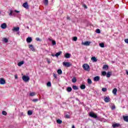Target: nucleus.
Masks as SVG:
<instances>
[{"mask_svg": "<svg viewBox=\"0 0 128 128\" xmlns=\"http://www.w3.org/2000/svg\"><path fill=\"white\" fill-rule=\"evenodd\" d=\"M103 70H108V66L104 65L102 68Z\"/></svg>", "mask_w": 128, "mask_h": 128, "instance_id": "4be33fe9", "label": "nucleus"}, {"mask_svg": "<svg viewBox=\"0 0 128 128\" xmlns=\"http://www.w3.org/2000/svg\"><path fill=\"white\" fill-rule=\"evenodd\" d=\"M47 86H52V83H50V82H48L47 83Z\"/></svg>", "mask_w": 128, "mask_h": 128, "instance_id": "37998d69", "label": "nucleus"}, {"mask_svg": "<svg viewBox=\"0 0 128 128\" xmlns=\"http://www.w3.org/2000/svg\"><path fill=\"white\" fill-rule=\"evenodd\" d=\"M91 60H93V62H98V59H96V58L95 56L92 57L91 58Z\"/></svg>", "mask_w": 128, "mask_h": 128, "instance_id": "f3484780", "label": "nucleus"}, {"mask_svg": "<svg viewBox=\"0 0 128 128\" xmlns=\"http://www.w3.org/2000/svg\"><path fill=\"white\" fill-rule=\"evenodd\" d=\"M36 40L37 41V42H42V39L40 38H36Z\"/></svg>", "mask_w": 128, "mask_h": 128, "instance_id": "58836bf2", "label": "nucleus"}, {"mask_svg": "<svg viewBox=\"0 0 128 128\" xmlns=\"http://www.w3.org/2000/svg\"><path fill=\"white\" fill-rule=\"evenodd\" d=\"M38 101V98L33 99L32 100V102H36Z\"/></svg>", "mask_w": 128, "mask_h": 128, "instance_id": "c9c22d12", "label": "nucleus"}, {"mask_svg": "<svg viewBox=\"0 0 128 128\" xmlns=\"http://www.w3.org/2000/svg\"><path fill=\"white\" fill-rule=\"evenodd\" d=\"M72 128H76V127L74 126V125H72Z\"/></svg>", "mask_w": 128, "mask_h": 128, "instance_id": "6e6d98bb", "label": "nucleus"}, {"mask_svg": "<svg viewBox=\"0 0 128 128\" xmlns=\"http://www.w3.org/2000/svg\"><path fill=\"white\" fill-rule=\"evenodd\" d=\"M52 44H53V46H56V41L54 40H52Z\"/></svg>", "mask_w": 128, "mask_h": 128, "instance_id": "a19ab883", "label": "nucleus"}, {"mask_svg": "<svg viewBox=\"0 0 128 128\" xmlns=\"http://www.w3.org/2000/svg\"><path fill=\"white\" fill-rule=\"evenodd\" d=\"M24 64V62L21 61V62H19L18 64V66H22V64Z\"/></svg>", "mask_w": 128, "mask_h": 128, "instance_id": "6ab92c4d", "label": "nucleus"}, {"mask_svg": "<svg viewBox=\"0 0 128 128\" xmlns=\"http://www.w3.org/2000/svg\"><path fill=\"white\" fill-rule=\"evenodd\" d=\"M53 76H54V78H56V79L58 78V76H56V74L54 73V74H53Z\"/></svg>", "mask_w": 128, "mask_h": 128, "instance_id": "c03bdc74", "label": "nucleus"}, {"mask_svg": "<svg viewBox=\"0 0 128 128\" xmlns=\"http://www.w3.org/2000/svg\"><path fill=\"white\" fill-rule=\"evenodd\" d=\"M57 72H58V74H62V70L59 69L58 70Z\"/></svg>", "mask_w": 128, "mask_h": 128, "instance_id": "5701e85b", "label": "nucleus"}, {"mask_svg": "<svg viewBox=\"0 0 128 128\" xmlns=\"http://www.w3.org/2000/svg\"><path fill=\"white\" fill-rule=\"evenodd\" d=\"M100 77L99 76H96L94 78V82H98L100 80Z\"/></svg>", "mask_w": 128, "mask_h": 128, "instance_id": "9d476101", "label": "nucleus"}, {"mask_svg": "<svg viewBox=\"0 0 128 128\" xmlns=\"http://www.w3.org/2000/svg\"><path fill=\"white\" fill-rule=\"evenodd\" d=\"M114 108H116V106H112V110H114Z\"/></svg>", "mask_w": 128, "mask_h": 128, "instance_id": "603ef678", "label": "nucleus"}, {"mask_svg": "<svg viewBox=\"0 0 128 128\" xmlns=\"http://www.w3.org/2000/svg\"><path fill=\"white\" fill-rule=\"evenodd\" d=\"M22 78L24 82H28V81L30 80V77L28 76H22Z\"/></svg>", "mask_w": 128, "mask_h": 128, "instance_id": "7ed1b4c3", "label": "nucleus"}, {"mask_svg": "<svg viewBox=\"0 0 128 128\" xmlns=\"http://www.w3.org/2000/svg\"><path fill=\"white\" fill-rule=\"evenodd\" d=\"M14 14V11L10 10V13L9 14V16H12Z\"/></svg>", "mask_w": 128, "mask_h": 128, "instance_id": "ea45409f", "label": "nucleus"}, {"mask_svg": "<svg viewBox=\"0 0 128 128\" xmlns=\"http://www.w3.org/2000/svg\"><path fill=\"white\" fill-rule=\"evenodd\" d=\"M82 46H90V42L88 41L85 42H82Z\"/></svg>", "mask_w": 128, "mask_h": 128, "instance_id": "1a4fd4ad", "label": "nucleus"}, {"mask_svg": "<svg viewBox=\"0 0 128 128\" xmlns=\"http://www.w3.org/2000/svg\"><path fill=\"white\" fill-rule=\"evenodd\" d=\"M65 118H70V115H68V114H66V115L65 116Z\"/></svg>", "mask_w": 128, "mask_h": 128, "instance_id": "49530a36", "label": "nucleus"}, {"mask_svg": "<svg viewBox=\"0 0 128 128\" xmlns=\"http://www.w3.org/2000/svg\"><path fill=\"white\" fill-rule=\"evenodd\" d=\"M72 88L73 90H78V88L76 86H72Z\"/></svg>", "mask_w": 128, "mask_h": 128, "instance_id": "b1692460", "label": "nucleus"}, {"mask_svg": "<svg viewBox=\"0 0 128 128\" xmlns=\"http://www.w3.org/2000/svg\"><path fill=\"white\" fill-rule=\"evenodd\" d=\"M72 90V89L71 88V87H68L67 88V92H70Z\"/></svg>", "mask_w": 128, "mask_h": 128, "instance_id": "cd10ccee", "label": "nucleus"}, {"mask_svg": "<svg viewBox=\"0 0 128 128\" xmlns=\"http://www.w3.org/2000/svg\"><path fill=\"white\" fill-rule=\"evenodd\" d=\"M96 32L97 34H100V29H96Z\"/></svg>", "mask_w": 128, "mask_h": 128, "instance_id": "79ce46f5", "label": "nucleus"}, {"mask_svg": "<svg viewBox=\"0 0 128 128\" xmlns=\"http://www.w3.org/2000/svg\"><path fill=\"white\" fill-rule=\"evenodd\" d=\"M76 77H74L72 79V82H74V83H75V82H76Z\"/></svg>", "mask_w": 128, "mask_h": 128, "instance_id": "c756f323", "label": "nucleus"}, {"mask_svg": "<svg viewBox=\"0 0 128 128\" xmlns=\"http://www.w3.org/2000/svg\"><path fill=\"white\" fill-rule=\"evenodd\" d=\"M15 79L16 80V74L14 75Z\"/></svg>", "mask_w": 128, "mask_h": 128, "instance_id": "4d7b16f0", "label": "nucleus"}, {"mask_svg": "<svg viewBox=\"0 0 128 128\" xmlns=\"http://www.w3.org/2000/svg\"><path fill=\"white\" fill-rule=\"evenodd\" d=\"M3 40L6 43L8 42V38H4Z\"/></svg>", "mask_w": 128, "mask_h": 128, "instance_id": "e433bc0d", "label": "nucleus"}, {"mask_svg": "<svg viewBox=\"0 0 128 128\" xmlns=\"http://www.w3.org/2000/svg\"><path fill=\"white\" fill-rule=\"evenodd\" d=\"M70 54H69V53H66L65 54H64V58H70Z\"/></svg>", "mask_w": 128, "mask_h": 128, "instance_id": "9b49d317", "label": "nucleus"}, {"mask_svg": "<svg viewBox=\"0 0 128 128\" xmlns=\"http://www.w3.org/2000/svg\"><path fill=\"white\" fill-rule=\"evenodd\" d=\"M2 114H3V116H6V114H8V113L6 112L4 110L2 112Z\"/></svg>", "mask_w": 128, "mask_h": 128, "instance_id": "72a5a7b5", "label": "nucleus"}, {"mask_svg": "<svg viewBox=\"0 0 128 128\" xmlns=\"http://www.w3.org/2000/svg\"><path fill=\"white\" fill-rule=\"evenodd\" d=\"M80 88H81V90H84V88H86V85L82 84L80 86Z\"/></svg>", "mask_w": 128, "mask_h": 128, "instance_id": "bb28decb", "label": "nucleus"}, {"mask_svg": "<svg viewBox=\"0 0 128 128\" xmlns=\"http://www.w3.org/2000/svg\"><path fill=\"white\" fill-rule=\"evenodd\" d=\"M67 20H70V16H68Z\"/></svg>", "mask_w": 128, "mask_h": 128, "instance_id": "864d4df0", "label": "nucleus"}, {"mask_svg": "<svg viewBox=\"0 0 128 128\" xmlns=\"http://www.w3.org/2000/svg\"><path fill=\"white\" fill-rule=\"evenodd\" d=\"M63 66H66V68H70V66H72V64L70 62H63Z\"/></svg>", "mask_w": 128, "mask_h": 128, "instance_id": "f03ea898", "label": "nucleus"}, {"mask_svg": "<svg viewBox=\"0 0 128 128\" xmlns=\"http://www.w3.org/2000/svg\"><path fill=\"white\" fill-rule=\"evenodd\" d=\"M47 62L48 64H50V61L48 59L47 60Z\"/></svg>", "mask_w": 128, "mask_h": 128, "instance_id": "3c124183", "label": "nucleus"}, {"mask_svg": "<svg viewBox=\"0 0 128 128\" xmlns=\"http://www.w3.org/2000/svg\"><path fill=\"white\" fill-rule=\"evenodd\" d=\"M99 46H100V48H104V43H100Z\"/></svg>", "mask_w": 128, "mask_h": 128, "instance_id": "473e14b6", "label": "nucleus"}, {"mask_svg": "<svg viewBox=\"0 0 128 128\" xmlns=\"http://www.w3.org/2000/svg\"><path fill=\"white\" fill-rule=\"evenodd\" d=\"M13 32H16V27H14L12 29Z\"/></svg>", "mask_w": 128, "mask_h": 128, "instance_id": "de8ad7c7", "label": "nucleus"}, {"mask_svg": "<svg viewBox=\"0 0 128 128\" xmlns=\"http://www.w3.org/2000/svg\"><path fill=\"white\" fill-rule=\"evenodd\" d=\"M44 4H45V6H48V0H44Z\"/></svg>", "mask_w": 128, "mask_h": 128, "instance_id": "2f4dec72", "label": "nucleus"}, {"mask_svg": "<svg viewBox=\"0 0 128 128\" xmlns=\"http://www.w3.org/2000/svg\"><path fill=\"white\" fill-rule=\"evenodd\" d=\"M56 56V55L53 54H52V56Z\"/></svg>", "mask_w": 128, "mask_h": 128, "instance_id": "13d9d810", "label": "nucleus"}, {"mask_svg": "<svg viewBox=\"0 0 128 128\" xmlns=\"http://www.w3.org/2000/svg\"><path fill=\"white\" fill-rule=\"evenodd\" d=\"M16 78H18V76L16 77Z\"/></svg>", "mask_w": 128, "mask_h": 128, "instance_id": "680f3d73", "label": "nucleus"}, {"mask_svg": "<svg viewBox=\"0 0 128 128\" xmlns=\"http://www.w3.org/2000/svg\"><path fill=\"white\" fill-rule=\"evenodd\" d=\"M82 68L84 70H86V72H90V66L86 64H83Z\"/></svg>", "mask_w": 128, "mask_h": 128, "instance_id": "f257e3e1", "label": "nucleus"}, {"mask_svg": "<svg viewBox=\"0 0 128 128\" xmlns=\"http://www.w3.org/2000/svg\"><path fill=\"white\" fill-rule=\"evenodd\" d=\"M62 51H60V52H57V53L55 54V56L58 57V56H60V54H62Z\"/></svg>", "mask_w": 128, "mask_h": 128, "instance_id": "aec40b11", "label": "nucleus"}, {"mask_svg": "<svg viewBox=\"0 0 128 128\" xmlns=\"http://www.w3.org/2000/svg\"><path fill=\"white\" fill-rule=\"evenodd\" d=\"M16 33L20 36V27H16Z\"/></svg>", "mask_w": 128, "mask_h": 128, "instance_id": "c85d7f7f", "label": "nucleus"}, {"mask_svg": "<svg viewBox=\"0 0 128 128\" xmlns=\"http://www.w3.org/2000/svg\"><path fill=\"white\" fill-rule=\"evenodd\" d=\"M73 40L74 42H76V40H78V37L76 36H74L73 38Z\"/></svg>", "mask_w": 128, "mask_h": 128, "instance_id": "4c0bfd02", "label": "nucleus"}, {"mask_svg": "<svg viewBox=\"0 0 128 128\" xmlns=\"http://www.w3.org/2000/svg\"><path fill=\"white\" fill-rule=\"evenodd\" d=\"M116 92H118V89H116V88H114L112 90V94H114L116 96Z\"/></svg>", "mask_w": 128, "mask_h": 128, "instance_id": "2eb2a0df", "label": "nucleus"}, {"mask_svg": "<svg viewBox=\"0 0 128 128\" xmlns=\"http://www.w3.org/2000/svg\"><path fill=\"white\" fill-rule=\"evenodd\" d=\"M112 128H120L121 126L120 124V123H116L112 125Z\"/></svg>", "mask_w": 128, "mask_h": 128, "instance_id": "39448f33", "label": "nucleus"}, {"mask_svg": "<svg viewBox=\"0 0 128 128\" xmlns=\"http://www.w3.org/2000/svg\"><path fill=\"white\" fill-rule=\"evenodd\" d=\"M106 76V78H110V76H112V72H108Z\"/></svg>", "mask_w": 128, "mask_h": 128, "instance_id": "dca6fc26", "label": "nucleus"}, {"mask_svg": "<svg viewBox=\"0 0 128 128\" xmlns=\"http://www.w3.org/2000/svg\"><path fill=\"white\" fill-rule=\"evenodd\" d=\"M106 90H107L106 88H102V92H106Z\"/></svg>", "mask_w": 128, "mask_h": 128, "instance_id": "a18cd8bd", "label": "nucleus"}, {"mask_svg": "<svg viewBox=\"0 0 128 128\" xmlns=\"http://www.w3.org/2000/svg\"><path fill=\"white\" fill-rule=\"evenodd\" d=\"M102 75L104 76H106V71H103L102 72Z\"/></svg>", "mask_w": 128, "mask_h": 128, "instance_id": "f704fd0d", "label": "nucleus"}, {"mask_svg": "<svg viewBox=\"0 0 128 128\" xmlns=\"http://www.w3.org/2000/svg\"><path fill=\"white\" fill-rule=\"evenodd\" d=\"M88 83L89 84H92V80H90V78H88Z\"/></svg>", "mask_w": 128, "mask_h": 128, "instance_id": "a878e982", "label": "nucleus"}, {"mask_svg": "<svg viewBox=\"0 0 128 128\" xmlns=\"http://www.w3.org/2000/svg\"><path fill=\"white\" fill-rule=\"evenodd\" d=\"M1 28H3L4 30L5 28H6V24L4 23V24H2Z\"/></svg>", "mask_w": 128, "mask_h": 128, "instance_id": "ddd939ff", "label": "nucleus"}, {"mask_svg": "<svg viewBox=\"0 0 128 128\" xmlns=\"http://www.w3.org/2000/svg\"><path fill=\"white\" fill-rule=\"evenodd\" d=\"M26 41L28 44H30L31 42H32V37H28L26 38Z\"/></svg>", "mask_w": 128, "mask_h": 128, "instance_id": "6e6552de", "label": "nucleus"}, {"mask_svg": "<svg viewBox=\"0 0 128 128\" xmlns=\"http://www.w3.org/2000/svg\"><path fill=\"white\" fill-rule=\"evenodd\" d=\"M22 6H24V8L26 10H28L29 7H28V2H26L22 4Z\"/></svg>", "mask_w": 128, "mask_h": 128, "instance_id": "423d86ee", "label": "nucleus"}, {"mask_svg": "<svg viewBox=\"0 0 128 128\" xmlns=\"http://www.w3.org/2000/svg\"><path fill=\"white\" fill-rule=\"evenodd\" d=\"M124 42H126V44H128V38L125 39V40H124Z\"/></svg>", "mask_w": 128, "mask_h": 128, "instance_id": "09e8293b", "label": "nucleus"}, {"mask_svg": "<svg viewBox=\"0 0 128 128\" xmlns=\"http://www.w3.org/2000/svg\"><path fill=\"white\" fill-rule=\"evenodd\" d=\"M57 124H62V121L60 119H58L56 120Z\"/></svg>", "mask_w": 128, "mask_h": 128, "instance_id": "412c9836", "label": "nucleus"}, {"mask_svg": "<svg viewBox=\"0 0 128 128\" xmlns=\"http://www.w3.org/2000/svg\"><path fill=\"white\" fill-rule=\"evenodd\" d=\"M29 48H30L32 52H34L35 50L32 44L29 45Z\"/></svg>", "mask_w": 128, "mask_h": 128, "instance_id": "f8f14e48", "label": "nucleus"}, {"mask_svg": "<svg viewBox=\"0 0 128 128\" xmlns=\"http://www.w3.org/2000/svg\"><path fill=\"white\" fill-rule=\"evenodd\" d=\"M30 96H36V92H30Z\"/></svg>", "mask_w": 128, "mask_h": 128, "instance_id": "7c9ffc66", "label": "nucleus"}, {"mask_svg": "<svg viewBox=\"0 0 128 128\" xmlns=\"http://www.w3.org/2000/svg\"><path fill=\"white\" fill-rule=\"evenodd\" d=\"M110 97H106L104 98V100L105 102H110Z\"/></svg>", "mask_w": 128, "mask_h": 128, "instance_id": "4468645a", "label": "nucleus"}, {"mask_svg": "<svg viewBox=\"0 0 128 128\" xmlns=\"http://www.w3.org/2000/svg\"><path fill=\"white\" fill-rule=\"evenodd\" d=\"M91 118H98V116L96 114H94V112H90L89 114Z\"/></svg>", "mask_w": 128, "mask_h": 128, "instance_id": "20e7f679", "label": "nucleus"}, {"mask_svg": "<svg viewBox=\"0 0 128 128\" xmlns=\"http://www.w3.org/2000/svg\"><path fill=\"white\" fill-rule=\"evenodd\" d=\"M16 12L18 13V12H18V11H16Z\"/></svg>", "mask_w": 128, "mask_h": 128, "instance_id": "052dcab7", "label": "nucleus"}, {"mask_svg": "<svg viewBox=\"0 0 128 128\" xmlns=\"http://www.w3.org/2000/svg\"><path fill=\"white\" fill-rule=\"evenodd\" d=\"M123 118L124 122H128V116H124L123 117Z\"/></svg>", "mask_w": 128, "mask_h": 128, "instance_id": "a211bd4d", "label": "nucleus"}, {"mask_svg": "<svg viewBox=\"0 0 128 128\" xmlns=\"http://www.w3.org/2000/svg\"><path fill=\"white\" fill-rule=\"evenodd\" d=\"M83 7H84V8H88V6H86V4H84Z\"/></svg>", "mask_w": 128, "mask_h": 128, "instance_id": "8fccbe9b", "label": "nucleus"}, {"mask_svg": "<svg viewBox=\"0 0 128 128\" xmlns=\"http://www.w3.org/2000/svg\"><path fill=\"white\" fill-rule=\"evenodd\" d=\"M14 12H16V10H15Z\"/></svg>", "mask_w": 128, "mask_h": 128, "instance_id": "bf43d9fd", "label": "nucleus"}, {"mask_svg": "<svg viewBox=\"0 0 128 128\" xmlns=\"http://www.w3.org/2000/svg\"><path fill=\"white\" fill-rule=\"evenodd\" d=\"M48 40H50V42H52L53 40H52L50 38H48Z\"/></svg>", "mask_w": 128, "mask_h": 128, "instance_id": "5fc2aeb1", "label": "nucleus"}, {"mask_svg": "<svg viewBox=\"0 0 128 128\" xmlns=\"http://www.w3.org/2000/svg\"><path fill=\"white\" fill-rule=\"evenodd\" d=\"M28 116H32V111L29 110L28 112Z\"/></svg>", "mask_w": 128, "mask_h": 128, "instance_id": "393cba45", "label": "nucleus"}, {"mask_svg": "<svg viewBox=\"0 0 128 128\" xmlns=\"http://www.w3.org/2000/svg\"><path fill=\"white\" fill-rule=\"evenodd\" d=\"M0 84H6V80L4 78H0Z\"/></svg>", "mask_w": 128, "mask_h": 128, "instance_id": "0eeeda50", "label": "nucleus"}]
</instances>
